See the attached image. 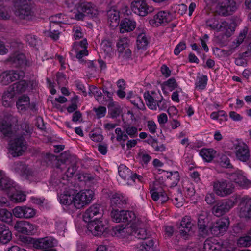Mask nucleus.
Instances as JSON below:
<instances>
[{
  "label": "nucleus",
  "mask_w": 251,
  "mask_h": 251,
  "mask_svg": "<svg viewBox=\"0 0 251 251\" xmlns=\"http://www.w3.org/2000/svg\"><path fill=\"white\" fill-rule=\"evenodd\" d=\"M103 214V208L98 204L91 205L83 214L84 221L88 223V230L95 236H100L107 228L106 223L101 220Z\"/></svg>",
  "instance_id": "f257e3e1"
},
{
  "label": "nucleus",
  "mask_w": 251,
  "mask_h": 251,
  "mask_svg": "<svg viewBox=\"0 0 251 251\" xmlns=\"http://www.w3.org/2000/svg\"><path fill=\"white\" fill-rule=\"evenodd\" d=\"M0 130L3 137H14L10 142L11 154L13 157H18L23 154L27 149V143L23 135L17 134L16 130L12 129L11 124L5 120L0 123Z\"/></svg>",
  "instance_id": "f03ea898"
},
{
  "label": "nucleus",
  "mask_w": 251,
  "mask_h": 251,
  "mask_svg": "<svg viewBox=\"0 0 251 251\" xmlns=\"http://www.w3.org/2000/svg\"><path fill=\"white\" fill-rule=\"evenodd\" d=\"M31 0H13L15 15L21 19L30 20L35 16Z\"/></svg>",
  "instance_id": "7ed1b4c3"
},
{
  "label": "nucleus",
  "mask_w": 251,
  "mask_h": 251,
  "mask_svg": "<svg viewBox=\"0 0 251 251\" xmlns=\"http://www.w3.org/2000/svg\"><path fill=\"white\" fill-rule=\"evenodd\" d=\"M76 160L75 156L71 155L67 151L62 153L59 156L50 153H47L45 156V161L48 165H51L53 167L60 169L61 170L63 168L61 167V165H69Z\"/></svg>",
  "instance_id": "20e7f679"
},
{
  "label": "nucleus",
  "mask_w": 251,
  "mask_h": 251,
  "mask_svg": "<svg viewBox=\"0 0 251 251\" xmlns=\"http://www.w3.org/2000/svg\"><path fill=\"white\" fill-rule=\"evenodd\" d=\"M206 24V26L211 29H217L219 31L225 32V35L227 37H230L235 31V26L234 23L229 24L224 21L219 24L214 19H211L208 20Z\"/></svg>",
  "instance_id": "39448f33"
},
{
  "label": "nucleus",
  "mask_w": 251,
  "mask_h": 251,
  "mask_svg": "<svg viewBox=\"0 0 251 251\" xmlns=\"http://www.w3.org/2000/svg\"><path fill=\"white\" fill-rule=\"evenodd\" d=\"M213 191L218 196L225 197L233 193V184L226 180H216L213 182Z\"/></svg>",
  "instance_id": "423d86ee"
},
{
  "label": "nucleus",
  "mask_w": 251,
  "mask_h": 251,
  "mask_svg": "<svg viewBox=\"0 0 251 251\" xmlns=\"http://www.w3.org/2000/svg\"><path fill=\"white\" fill-rule=\"evenodd\" d=\"M94 196V192L90 189L82 191L73 196V204L77 209H80L89 203Z\"/></svg>",
  "instance_id": "0eeeda50"
},
{
  "label": "nucleus",
  "mask_w": 251,
  "mask_h": 251,
  "mask_svg": "<svg viewBox=\"0 0 251 251\" xmlns=\"http://www.w3.org/2000/svg\"><path fill=\"white\" fill-rule=\"evenodd\" d=\"M112 220L116 223H130L135 220L136 215L134 212L128 210H112L110 213Z\"/></svg>",
  "instance_id": "6e6552de"
},
{
  "label": "nucleus",
  "mask_w": 251,
  "mask_h": 251,
  "mask_svg": "<svg viewBox=\"0 0 251 251\" xmlns=\"http://www.w3.org/2000/svg\"><path fill=\"white\" fill-rule=\"evenodd\" d=\"M236 9V3L234 0H219L215 12L219 15L226 16L230 15V12Z\"/></svg>",
  "instance_id": "1a4fd4ad"
},
{
  "label": "nucleus",
  "mask_w": 251,
  "mask_h": 251,
  "mask_svg": "<svg viewBox=\"0 0 251 251\" xmlns=\"http://www.w3.org/2000/svg\"><path fill=\"white\" fill-rule=\"evenodd\" d=\"M229 224L228 218H222L213 223L209 227V230L214 236H222L227 231Z\"/></svg>",
  "instance_id": "9d476101"
},
{
  "label": "nucleus",
  "mask_w": 251,
  "mask_h": 251,
  "mask_svg": "<svg viewBox=\"0 0 251 251\" xmlns=\"http://www.w3.org/2000/svg\"><path fill=\"white\" fill-rule=\"evenodd\" d=\"M131 9L135 14L140 16H145L152 11L153 8L149 7L146 2L141 0H134L131 3Z\"/></svg>",
  "instance_id": "9b49d317"
},
{
  "label": "nucleus",
  "mask_w": 251,
  "mask_h": 251,
  "mask_svg": "<svg viewBox=\"0 0 251 251\" xmlns=\"http://www.w3.org/2000/svg\"><path fill=\"white\" fill-rule=\"evenodd\" d=\"M234 205V202L229 200L219 201L212 207V213L217 217L222 216L228 212Z\"/></svg>",
  "instance_id": "f8f14e48"
},
{
  "label": "nucleus",
  "mask_w": 251,
  "mask_h": 251,
  "mask_svg": "<svg viewBox=\"0 0 251 251\" xmlns=\"http://www.w3.org/2000/svg\"><path fill=\"white\" fill-rule=\"evenodd\" d=\"M237 158L242 162H246L250 157L248 146L243 142H238L234 145Z\"/></svg>",
  "instance_id": "ddd939ff"
},
{
  "label": "nucleus",
  "mask_w": 251,
  "mask_h": 251,
  "mask_svg": "<svg viewBox=\"0 0 251 251\" xmlns=\"http://www.w3.org/2000/svg\"><path fill=\"white\" fill-rule=\"evenodd\" d=\"M173 19L172 15L169 12L164 11L158 12L153 17V19L150 20L149 23L152 25L159 26L166 25Z\"/></svg>",
  "instance_id": "4468645a"
},
{
  "label": "nucleus",
  "mask_w": 251,
  "mask_h": 251,
  "mask_svg": "<svg viewBox=\"0 0 251 251\" xmlns=\"http://www.w3.org/2000/svg\"><path fill=\"white\" fill-rule=\"evenodd\" d=\"M14 216L19 218L29 219L33 218L36 214L33 208L26 206H16L13 209Z\"/></svg>",
  "instance_id": "2eb2a0df"
},
{
  "label": "nucleus",
  "mask_w": 251,
  "mask_h": 251,
  "mask_svg": "<svg viewBox=\"0 0 251 251\" xmlns=\"http://www.w3.org/2000/svg\"><path fill=\"white\" fill-rule=\"evenodd\" d=\"M239 206V216L241 218L251 219V198L243 197Z\"/></svg>",
  "instance_id": "dca6fc26"
},
{
  "label": "nucleus",
  "mask_w": 251,
  "mask_h": 251,
  "mask_svg": "<svg viewBox=\"0 0 251 251\" xmlns=\"http://www.w3.org/2000/svg\"><path fill=\"white\" fill-rule=\"evenodd\" d=\"M14 171L25 179H29L33 176L32 170L23 162L17 161L14 163Z\"/></svg>",
  "instance_id": "f3484780"
},
{
  "label": "nucleus",
  "mask_w": 251,
  "mask_h": 251,
  "mask_svg": "<svg viewBox=\"0 0 251 251\" xmlns=\"http://www.w3.org/2000/svg\"><path fill=\"white\" fill-rule=\"evenodd\" d=\"M78 12H83L87 16L91 17L98 15V11L95 6L91 2L85 1L79 3L77 7Z\"/></svg>",
  "instance_id": "a211bd4d"
},
{
  "label": "nucleus",
  "mask_w": 251,
  "mask_h": 251,
  "mask_svg": "<svg viewBox=\"0 0 251 251\" xmlns=\"http://www.w3.org/2000/svg\"><path fill=\"white\" fill-rule=\"evenodd\" d=\"M193 226L194 224L192 223L190 217L185 216L182 219L179 226L180 234L183 236L188 235L192 230Z\"/></svg>",
  "instance_id": "6ab92c4d"
},
{
  "label": "nucleus",
  "mask_w": 251,
  "mask_h": 251,
  "mask_svg": "<svg viewBox=\"0 0 251 251\" xmlns=\"http://www.w3.org/2000/svg\"><path fill=\"white\" fill-rule=\"evenodd\" d=\"M25 61V56L23 53L15 54L7 59V63L15 68L20 67L24 65Z\"/></svg>",
  "instance_id": "aec40b11"
},
{
  "label": "nucleus",
  "mask_w": 251,
  "mask_h": 251,
  "mask_svg": "<svg viewBox=\"0 0 251 251\" xmlns=\"http://www.w3.org/2000/svg\"><path fill=\"white\" fill-rule=\"evenodd\" d=\"M136 22L130 19L125 18L120 24V31L122 33L133 31L136 27Z\"/></svg>",
  "instance_id": "412c9836"
},
{
  "label": "nucleus",
  "mask_w": 251,
  "mask_h": 251,
  "mask_svg": "<svg viewBox=\"0 0 251 251\" xmlns=\"http://www.w3.org/2000/svg\"><path fill=\"white\" fill-rule=\"evenodd\" d=\"M110 203L112 210H115L114 209L117 208H124L127 204V201L123 196L115 194L113 195L110 199Z\"/></svg>",
  "instance_id": "4be33fe9"
},
{
  "label": "nucleus",
  "mask_w": 251,
  "mask_h": 251,
  "mask_svg": "<svg viewBox=\"0 0 251 251\" xmlns=\"http://www.w3.org/2000/svg\"><path fill=\"white\" fill-rule=\"evenodd\" d=\"M12 233L9 227L2 223H0V241L6 244L11 240Z\"/></svg>",
  "instance_id": "5701e85b"
},
{
  "label": "nucleus",
  "mask_w": 251,
  "mask_h": 251,
  "mask_svg": "<svg viewBox=\"0 0 251 251\" xmlns=\"http://www.w3.org/2000/svg\"><path fill=\"white\" fill-rule=\"evenodd\" d=\"M207 220V219L205 216L202 215H200L198 219L199 233L203 237L208 235L209 230L205 225Z\"/></svg>",
  "instance_id": "b1692460"
},
{
  "label": "nucleus",
  "mask_w": 251,
  "mask_h": 251,
  "mask_svg": "<svg viewBox=\"0 0 251 251\" xmlns=\"http://www.w3.org/2000/svg\"><path fill=\"white\" fill-rule=\"evenodd\" d=\"M144 97L149 108L151 110H156V104L159 98L157 96L151 95L149 91L144 93Z\"/></svg>",
  "instance_id": "393cba45"
},
{
  "label": "nucleus",
  "mask_w": 251,
  "mask_h": 251,
  "mask_svg": "<svg viewBox=\"0 0 251 251\" xmlns=\"http://www.w3.org/2000/svg\"><path fill=\"white\" fill-rule=\"evenodd\" d=\"M107 15L111 26L114 27L118 25L120 21L119 12L115 10H110L107 11Z\"/></svg>",
  "instance_id": "a878e982"
},
{
  "label": "nucleus",
  "mask_w": 251,
  "mask_h": 251,
  "mask_svg": "<svg viewBox=\"0 0 251 251\" xmlns=\"http://www.w3.org/2000/svg\"><path fill=\"white\" fill-rule=\"evenodd\" d=\"M28 86V84L26 81L21 80L10 86L9 87V89H10L11 91H13L15 94L22 93L26 90Z\"/></svg>",
  "instance_id": "bb28decb"
},
{
  "label": "nucleus",
  "mask_w": 251,
  "mask_h": 251,
  "mask_svg": "<svg viewBox=\"0 0 251 251\" xmlns=\"http://www.w3.org/2000/svg\"><path fill=\"white\" fill-rule=\"evenodd\" d=\"M167 174H169V175L166 176L167 179V182L170 185L171 187H175L177 185V183L180 180V176L179 173L177 171L172 172H167Z\"/></svg>",
  "instance_id": "cd10ccee"
},
{
  "label": "nucleus",
  "mask_w": 251,
  "mask_h": 251,
  "mask_svg": "<svg viewBox=\"0 0 251 251\" xmlns=\"http://www.w3.org/2000/svg\"><path fill=\"white\" fill-rule=\"evenodd\" d=\"M30 99L28 96L24 95L19 98L16 106L18 109L21 111H25L27 109V105H29Z\"/></svg>",
  "instance_id": "c85d7f7f"
},
{
  "label": "nucleus",
  "mask_w": 251,
  "mask_h": 251,
  "mask_svg": "<svg viewBox=\"0 0 251 251\" xmlns=\"http://www.w3.org/2000/svg\"><path fill=\"white\" fill-rule=\"evenodd\" d=\"M15 94L13 91L9 89V87L7 91L5 92L2 97V104L5 107H9L11 106L13 98Z\"/></svg>",
  "instance_id": "c756f323"
},
{
  "label": "nucleus",
  "mask_w": 251,
  "mask_h": 251,
  "mask_svg": "<svg viewBox=\"0 0 251 251\" xmlns=\"http://www.w3.org/2000/svg\"><path fill=\"white\" fill-rule=\"evenodd\" d=\"M101 52H103L105 57H110L113 53L111 42L107 40H103L100 44Z\"/></svg>",
  "instance_id": "7c9ffc66"
},
{
  "label": "nucleus",
  "mask_w": 251,
  "mask_h": 251,
  "mask_svg": "<svg viewBox=\"0 0 251 251\" xmlns=\"http://www.w3.org/2000/svg\"><path fill=\"white\" fill-rule=\"evenodd\" d=\"M149 42L145 33L142 32L138 35L137 39V47L138 49H146Z\"/></svg>",
  "instance_id": "2f4dec72"
},
{
  "label": "nucleus",
  "mask_w": 251,
  "mask_h": 251,
  "mask_svg": "<svg viewBox=\"0 0 251 251\" xmlns=\"http://www.w3.org/2000/svg\"><path fill=\"white\" fill-rule=\"evenodd\" d=\"M171 200L177 207H180L183 204L184 199L182 193L179 190L176 191V193L171 196Z\"/></svg>",
  "instance_id": "473e14b6"
},
{
  "label": "nucleus",
  "mask_w": 251,
  "mask_h": 251,
  "mask_svg": "<svg viewBox=\"0 0 251 251\" xmlns=\"http://www.w3.org/2000/svg\"><path fill=\"white\" fill-rule=\"evenodd\" d=\"M213 152L214 151L211 149L203 148L201 150L199 154L204 160L209 162L214 157Z\"/></svg>",
  "instance_id": "72a5a7b5"
},
{
  "label": "nucleus",
  "mask_w": 251,
  "mask_h": 251,
  "mask_svg": "<svg viewBox=\"0 0 251 251\" xmlns=\"http://www.w3.org/2000/svg\"><path fill=\"white\" fill-rule=\"evenodd\" d=\"M118 173L120 176L123 179H128L130 175L131 174V172L126 166L121 164L118 167Z\"/></svg>",
  "instance_id": "f704fd0d"
},
{
  "label": "nucleus",
  "mask_w": 251,
  "mask_h": 251,
  "mask_svg": "<svg viewBox=\"0 0 251 251\" xmlns=\"http://www.w3.org/2000/svg\"><path fill=\"white\" fill-rule=\"evenodd\" d=\"M11 213L6 208H0V221L9 223L12 221Z\"/></svg>",
  "instance_id": "c9c22d12"
},
{
  "label": "nucleus",
  "mask_w": 251,
  "mask_h": 251,
  "mask_svg": "<svg viewBox=\"0 0 251 251\" xmlns=\"http://www.w3.org/2000/svg\"><path fill=\"white\" fill-rule=\"evenodd\" d=\"M13 182L9 178L0 177V188L2 190H8L13 186Z\"/></svg>",
  "instance_id": "e433bc0d"
},
{
  "label": "nucleus",
  "mask_w": 251,
  "mask_h": 251,
  "mask_svg": "<svg viewBox=\"0 0 251 251\" xmlns=\"http://www.w3.org/2000/svg\"><path fill=\"white\" fill-rule=\"evenodd\" d=\"M235 183L243 188H248L251 186V182L242 175H238L234 179Z\"/></svg>",
  "instance_id": "4c0bfd02"
},
{
  "label": "nucleus",
  "mask_w": 251,
  "mask_h": 251,
  "mask_svg": "<svg viewBox=\"0 0 251 251\" xmlns=\"http://www.w3.org/2000/svg\"><path fill=\"white\" fill-rule=\"evenodd\" d=\"M153 245V241L148 238L140 243L139 248L142 251H149Z\"/></svg>",
  "instance_id": "58836bf2"
},
{
  "label": "nucleus",
  "mask_w": 251,
  "mask_h": 251,
  "mask_svg": "<svg viewBox=\"0 0 251 251\" xmlns=\"http://www.w3.org/2000/svg\"><path fill=\"white\" fill-rule=\"evenodd\" d=\"M132 236L139 239L145 240L148 238V235L146 229L145 228H139L133 231Z\"/></svg>",
  "instance_id": "ea45409f"
},
{
  "label": "nucleus",
  "mask_w": 251,
  "mask_h": 251,
  "mask_svg": "<svg viewBox=\"0 0 251 251\" xmlns=\"http://www.w3.org/2000/svg\"><path fill=\"white\" fill-rule=\"evenodd\" d=\"M131 98L132 100H130V101L137 107V108L142 110L146 109L145 104L140 97L134 96L133 98Z\"/></svg>",
  "instance_id": "a19ab883"
},
{
  "label": "nucleus",
  "mask_w": 251,
  "mask_h": 251,
  "mask_svg": "<svg viewBox=\"0 0 251 251\" xmlns=\"http://www.w3.org/2000/svg\"><path fill=\"white\" fill-rule=\"evenodd\" d=\"M21 131H17V134L19 133V135L23 136L29 135L32 133V129L30 128L29 124L27 123H23L21 125Z\"/></svg>",
  "instance_id": "79ce46f5"
},
{
  "label": "nucleus",
  "mask_w": 251,
  "mask_h": 251,
  "mask_svg": "<svg viewBox=\"0 0 251 251\" xmlns=\"http://www.w3.org/2000/svg\"><path fill=\"white\" fill-rule=\"evenodd\" d=\"M11 75L12 82L17 80L23 79L25 76V73L23 71L20 70H11L9 71Z\"/></svg>",
  "instance_id": "37998d69"
},
{
  "label": "nucleus",
  "mask_w": 251,
  "mask_h": 251,
  "mask_svg": "<svg viewBox=\"0 0 251 251\" xmlns=\"http://www.w3.org/2000/svg\"><path fill=\"white\" fill-rule=\"evenodd\" d=\"M0 82L3 85H7L12 82L9 71H5L0 75Z\"/></svg>",
  "instance_id": "c03bdc74"
},
{
  "label": "nucleus",
  "mask_w": 251,
  "mask_h": 251,
  "mask_svg": "<svg viewBox=\"0 0 251 251\" xmlns=\"http://www.w3.org/2000/svg\"><path fill=\"white\" fill-rule=\"evenodd\" d=\"M59 200L61 203L70 205L73 204V196L68 194H61Z\"/></svg>",
  "instance_id": "a18cd8bd"
},
{
  "label": "nucleus",
  "mask_w": 251,
  "mask_h": 251,
  "mask_svg": "<svg viewBox=\"0 0 251 251\" xmlns=\"http://www.w3.org/2000/svg\"><path fill=\"white\" fill-rule=\"evenodd\" d=\"M238 245L241 247H249L251 245V236L246 235L241 237L238 240Z\"/></svg>",
  "instance_id": "49530a36"
},
{
  "label": "nucleus",
  "mask_w": 251,
  "mask_h": 251,
  "mask_svg": "<svg viewBox=\"0 0 251 251\" xmlns=\"http://www.w3.org/2000/svg\"><path fill=\"white\" fill-rule=\"evenodd\" d=\"M78 100V97L77 96H75L71 99V104L67 108V110L69 113H72L77 109Z\"/></svg>",
  "instance_id": "de8ad7c7"
},
{
  "label": "nucleus",
  "mask_w": 251,
  "mask_h": 251,
  "mask_svg": "<svg viewBox=\"0 0 251 251\" xmlns=\"http://www.w3.org/2000/svg\"><path fill=\"white\" fill-rule=\"evenodd\" d=\"M14 229L18 232L26 234L25 221H17L14 225Z\"/></svg>",
  "instance_id": "09e8293b"
},
{
  "label": "nucleus",
  "mask_w": 251,
  "mask_h": 251,
  "mask_svg": "<svg viewBox=\"0 0 251 251\" xmlns=\"http://www.w3.org/2000/svg\"><path fill=\"white\" fill-rule=\"evenodd\" d=\"M12 200L15 202L24 201L26 199V195L22 192H17L11 196Z\"/></svg>",
  "instance_id": "8fccbe9b"
},
{
  "label": "nucleus",
  "mask_w": 251,
  "mask_h": 251,
  "mask_svg": "<svg viewBox=\"0 0 251 251\" xmlns=\"http://www.w3.org/2000/svg\"><path fill=\"white\" fill-rule=\"evenodd\" d=\"M54 25H50L49 31L45 32L46 36H50L54 40H56L59 38V32L58 30H55L54 28Z\"/></svg>",
  "instance_id": "3c124183"
},
{
  "label": "nucleus",
  "mask_w": 251,
  "mask_h": 251,
  "mask_svg": "<svg viewBox=\"0 0 251 251\" xmlns=\"http://www.w3.org/2000/svg\"><path fill=\"white\" fill-rule=\"evenodd\" d=\"M219 162L220 165L223 167L227 168L232 167L229 158L226 155L222 154L221 155Z\"/></svg>",
  "instance_id": "603ef678"
},
{
  "label": "nucleus",
  "mask_w": 251,
  "mask_h": 251,
  "mask_svg": "<svg viewBox=\"0 0 251 251\" xmlns=\"http://www.w3.org/2000/svg\"><path fill=\"white\" fill-rule=\"evenodd\" d=\"M71 165L69 167L65 172L67 177H72L77 170L76 160L72 162Z\"/></svg>",
  "instance_id": "864d4df0"
},
{
  "label": "nucleus",
  "mask_w": 251,
  "mask_h": 251,
  "mask_svg": "<svg viewBox=\"0 0 251 251\" xmlns=\"http://www.w3.org/2000/svg\"><path fill=\"white\" fill-rule=\"evenodd\" d=\"M78 179L80 181L85 182H92L94 180V177L90 174L80 173L78 176Z\"/></svg>",
  "instance_id": "5fc2aeb1"
},
{
  "label": "nucleus",
  "mask_w": 251,
  "mask_h": 251,
  "mask_svg": "<svg viewBox=\"0 0 251 251\" xmlns=\"http://www.w3.org/2000/svg\"><path fill=\"white\" fill-rule=\"evenodd\" d=\"M163 83L164 85L168 87L171 91L178 87V84L177 83L176 79L173 77L169 79Z\"/></svg>",
  "instance_id": "6e6d98bb"
},
{
  "label": "nucleus",
  "mask_w": 251,
  "mask_h": 251,
  "mask_svg": "<svg viewBox=\"0 0 251 251\" xmlns=\"http://www.w3.org/2000/svg\"><path fill=\"white\" fill-rule=\"evenodd\" d=\"M108 109L112 118H116L119 115L120 113V107L114 106L113 103L109 104Z\"/></svg>",
  "instance_id": "4d7b16f0"
},
{
  "label": "nucleus",
  "mask_w": 251,
  "mask_h": 251,
  "mask_svg": "<svg viewBox=\"0 0 251 251\" xmlns=\"http://www.w3.org/2000/svg\"><path fill=\"white\" fill-rule=\"evenodd\" d=\"M207 81V78L206 75H203L199 78L198 81L196 82V87L201 90H203L205 88Z\"/></svg>",
  "instance_id": "13d9d810"
},
{
  "label": "nucleus",
  "mask_w": 251,
  "mask_h": 251,
  "mask_svg": "<svg viewBox=\"0 0 251 251\" xmlns=\"http://www.w3.org/2000/svg\"><path fill=\"white\" fill-rule=\"evenodd\" d=\"M215 247H214V242L211 239H206L203 246V251H214Z\"/></svg>",
  "instance_id": "bf43d9fd"
},
{
  "label": "nucleus",
  "mask_w": 251,
  "mask_h": 251,
  "mask_svg": "<svg viewBox=\"0 0 251 251\" xmlns=\"http://www.w3.org/2000/svg\"><path fill=\"white\" fill-rule=\"evenodd\" d=\"M125 130L127 134L132 138H135L137 136L138 130L137 128L135 126L125 127Z\"/></svg>",
  "instance_id": "052dcab7"
},
{
  "label": "nucleus",
  "mask_w": 251,
  "mask_h": 251,
  "mask_svg": "<svg viewBox=\"0 0 251 251\" xmlns=\"http://www.w3.org/2000/svg\"><path fill=\"white\" fill-rule=\"evenodd\" d=\"M25 227L26 235L34 234L37 230L35 226L27 221H25Z\"/></svg>",
  "instance_id": "680f3d73"
},
{
  "label": "nucleus",
  "mask_w": 251,
  "mask_h": 251,
  "mask_svg": "<svg viewBox=\"0 0 251 251\" xmlns=\"http://www.w3.org/2000/svg\"><path fill=\"white\" fill-rule=\"evenodd\" d=\"M160 99L158 98V100L157 101L156 108L158 107L160 110H164L167 107V101L163 99V97L162 95L159 94Z\"/></svg>",
  "instance_id": "e2e57ef3"
},
{
  "label": "nucleus",
  "mask_w": 251,
  "mask_h": 251,
  "mask_svg": "<svg viewBox=\"0 0 251 251\" xmlns=\"http://www.w3.org/2000/svg\"><path fill=\"white\" fill-rule=\"evenodd\" d=\"M159 185H160L161 186H166L165 180L163 176H157L156 177V180L154 181L153 183L154 190H158L157 186Z\"/></svg>",
  "instance_id": "0e129e2a"
},
{
  "label": "nucleus",
  "mask_w": 251,
  "mask_h": 251,
  "mask_svg": "<svg viewBox=\"0 0 251 251\" xmlns=\"http://www.w3.org/2000/svg\"><path fill=\"white\" fill-rule=\"evenodd\" d=\"M89 90V94L90 95L91 93L93 94L96 97L98 101H99V99L102 96L101 92L100 90H98L95 86H90Z\"/></svg>",
  "instance_id": "69168bd1"
},
{
  "label": "nucleus",
  "mask_w": 251,
  "mask_h": 251,
  "mask_svg": "<svg viewBox=\"0 0 251 251\" xmlns=\"http://www.w3.org/2000/svg\"><path fill=\"white\" fill-rule=\"evenodd\" d=\"M94 111L96 112L98 118L104 117L105 115L106 109L104 106H99L98 108H94Z\"/></svg>",
  "instance_id": "338daca9"
},
{
  "label": "nucleus",
  "mask_w": 251,
  "mask_h": 251,
  "mask_svg": "<svg viewBox=\"0 0 251 251\" xmlns=\"http://www.w3.org/2000/svg\"><path fill=\"white\" fill-rule=\"evenodd\" d=\"M112 234L119 238H123V226H116L113 228Z\"/></svg>",
  "instance_id": "774afa93"
}]
</instances>
